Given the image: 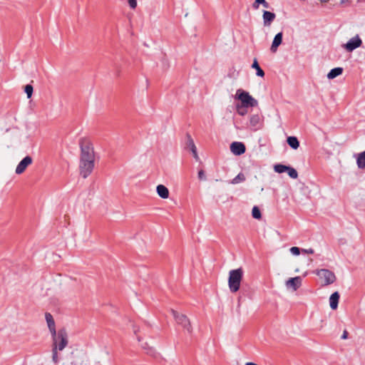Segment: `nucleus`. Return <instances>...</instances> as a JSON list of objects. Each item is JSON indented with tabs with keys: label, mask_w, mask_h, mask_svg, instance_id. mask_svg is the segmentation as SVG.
<instances>
[{
	"label": "nucleus",
	"mask_w": 365,
	"mask_h": 365,
	"mask_svg": "<svg viewBox=\"0 0 365 365\" xmlns=\"http://www.w3.org/2000/svg\"><path fill=\"white\" fill-rule=\"evenodd\" d=\"M339 294L338 292H334L329 297V304L332 309H336L338 307Z\"/></svg>",
	"instance_id": "nucleus-15"
},
{
	"label": "nucleus",
	"mask_w": 365,
	"mask_h": 365,
	"mask_svg": "<svg viewBox=\"0 0 365 365\" xmlns=\"http://www.w3.org/2000/svg\"><path fill=\"white\" fill-rule=\"evenodd\" d=\"M32 158L30 156H26L23 160L20 161L16 168V173L20 175L23 173L26 168L32 163Z\"/></svg>",
	"instance_id": "nucleus-8"
},
{
	"label": "nucleus",
	"mask_w": 365,
	"mask_h": 365,
	"mask_svg": "<svg viewBox=\"0 0 365 365\" xmlns=\"http://www.w3.org/2000/svg\"><path fill=\"white\" fill-rule=\"evenodd\" d=\"M198 178L200 180H205L206 179L205 178V172L203 170H200L198 171Z\"/></svg>",
	"instance_id": "nucleus-29"
},
{
	"label": "nucleus",
	"mask_w": 365,
	"mask_h": 365,
	"mask_svg": "<svg viewBox=\"0 0 365 365\" xmlns=\"http://www.w3.org/2000/svg\"><path fill=\"white\" fill-rule=\"evenodd\" d=\"M343 73V68L341 67H336L331 69L327 74V78L329 79H333L339 76H340Z\"/></svg>",
	"instance_id": "nucleus-17"
},
{
	"label": "nucleus",
	"mask_w": 365,
	"mask_h": 365,
	"mask_svg": "<svg viewBox=\"0 0 365 365\" xmlns=\"http://www.w3.org/2000/svg\"><path fill=\"white\" fill-rule=\"evenodd\" d=\"M287 172L290 178L293 179H297L298 178V173L294 168L289 166V169Z\"/></svg>",
	"instance_id": "nucleus-25"
},
{
	"label": "nucleus",
	"mask_w": 365,
	"mask_h": 365,
	"mask_svg": "<svg viewBox=\"0 0 365 365\" xmlns=\"http://www.w3.org/2000/svg\"><path fill=\"white\" fill-rule=\"evenodd\" d=\"M128 4L131 9H135L137 6V0H128Z\"/></svg>",
	"instance_id": "nucleus-30"
},
{
	"label": "nucleus",
	"mask_w": 365,
	"mask_h": 365,
	"mask_svg": "<svg viewBox=\"0 0 365 365\" xmlns=\"http://www.w3.org/2000/svg\"><path fill=\"white\" fill-rule=\"evenodd\" d=\"M348 337V331L346 330L344 331L343 334L341 336V339H346Z\"/></svg>",
	"instance_id": "nucleus-33"
},
{
	"label": "nucleus",
	"mask_w": 365,
	"mask_h": 365,
	"mask_svg": "<svg viewBox=\"0 0 365 365\" xmlns=\"http://www.w3.org/2000/svg\"><path fill=\"white\" fill-rule=\"evenodd\" d=\"M303 252H304L305 253H307V254H313L314 250L312 248H309L308 250H303Z\"/></svg>",
	"instance_id": "nucleus-32"
},
{
	"label": "nucleus",
	"mask_w": 365,
	"mask_h": 365,
	"mask_svg": "<svg viewBox=\"0 0 365 365\" xmlns=\"http://www.w3.org/2000/svg\"><path fill=\"white\" fill-rule=\"evenodd\" d=\"M52 336V361L54 364L59 361L58 351H63L68 344V336L65 329H61L54 334H51Z\"/></svg>",
	"instance_id": "nucleus-2"
},
{
	"label": "nucleus",
	"mask_w": 365,
	"mask_h": 365,
	"mask_svg": "<svg viewBox=\"0 0 365 365\" xmlns=\"http://www.w3.org/2000/svg\"><path fill=\"white\" fill-rule=\"evenodd\" d=\"M287 141L288 145L294 150L297 149L299 146V142L296 137H288Z\"/></svg>",
	"instance_id": "nucleus-19"
},
{
	"label": "nucleus",
	"mask_w": 365,
	"mask_h": 365,
	"mask_svg": "<svg viewBox=\"0 0 365 365\" xmlns=\"http://www.w3.org/2000/svg\"><path fill=\"white\" fill-rule=\"evenodd\" d=\"M361 44V39L360 38L359 35H356L354 37L351 38L346 43L344 44L342 46L347 51L351 52L356 48L360 47Z\"/></svg>",
	"instance_id": "nucleus-7"
},
{
	"label": "nucleus",
	"mask_w": 365,
	"mask_h": 365,
	"mask_svg": "<svg viewBox=\"0 0 365 365\" xmlns=\"http://www.w3.org/2000/svg\"><path fill=\"white\" fill-rule=\"evenodd\" d=\"M282 33L279 32L275 35V36L273 39L270 50L272 52H276L278 46L282 43Z\"/></svg>",
	"instance_id": "nucleus-14"
},
{
	"label": "nucleus",
	"mask_w": 365,
	"mask_h": 365,
	"mask_svg": "<svg viewBox=\"0 0 365 365\" xmlns=\"http://www.w3.org/2000/svg\"><path fill=\"white\" fill-rule=\"evenodd\" d=\"M187 146L190 149L191 152L193 154V157L197 160H199V157L197 153V148L195 145V143L190 135H187Z\"/></svg>",
	"instance_id": "nucleus-13"
},
{
	"label": "nucleus",
	"mask_w": 365,
	"mask_h": 365,
	"mask_svg": "<svg viewBox=\"0 0 365 365\" xmlns=\"http://www.w3.org/2000/svg\"><path fill=\"white\" fill-rule=\"evenodd\" d=\"M95 154L93 148L90 143L81 145L80 174L83 178L91 175L94 168Z\"/></svg>",
	"instance_id": "nucleus-1"
},
{
	"label": "nucleus",
	"mask_w": 365,
	"mask_h": 365,
	"mask_svg": "<svg viewBox=\"0 0 365 365\" xmlns=\"http://www.w3.org/2000/svg\"><path fill=\"white\" fill-rule=\"evenodd\" d=\"M263 2H264V0H255L252 6L255 9H257L259 8V5Z\"/></svg>",
	"instance_id": "nucleus-31"
},
{
	"label": "nucleus",
	"mask_w": 365,
	"mask_h": 365,
	"mask_svg": "<svg viewBox=\"0 0 365 365\" xmlns=\"http://www.w3.org/2000/svg\"><path fill=\"white\" fill-rule=\"evenodd\" d=\"M245 145L242 143L233 142L230 145L231 152L236 155H240L243 154L245 152Z\"/></svg>",
	"instance_id": "nucleus-9"
},
{
	"label": "nucleus",
	"mask_w": 365,
	"mask_h": 365,
	"mask_svg": "<svg viewBox=\"0 0 365 365\" xmlns=\"http://www.w3.org/2000/svg\"><path fill=\"white\" fill-rule=\"evenodd\" d=\"M259 122H260V116L259 115H257V114L252 115L250 117V123L252 126L256 127L257 125H259Z\"/></svg>",
	"instance_id": "nucleus-22"
},
{
	"label": "nucleus",
	"mask_w": 365,
	"mask_h": 365,
	"mask_svg": "<svg viewBox=\"0 0 365 365\" xmlns=\"http://www.w3.org/2000/svg\"><path fill=\"white\" fill-rule=\"evenodd\" d=\"M158 195L163 199H167L169 197V190L163 185H158L156 187Z\"/></svg>",
	"instance_id": "nucleus-16"
},
{
	"label": "nucleus",
	"mask_w": 365,
	"mask_h": 365,
	"mask_svg": "<svg viewBox=\"0 0 365 365\" xmlns=\"http://www.w3.org/2000/svg\"><path fill=\"white\" fill-rule=\"evenodd\" d=\"M237 110L240 115H245L247 113V108L242 106V105L241 106H237Z\"/></svg>",
	"instance_id": "nucleus-27"
},
{
	"label": "nucleus",
	"mask_w": 365,
	"mask_h": 365,
	"mask_svg": "<svg viewBox=\"0 0 365 365\" xmlns=\"http://www.w3.org/2000/svg\"><path fill=\"white\" fill-rule=\"evenodd\" d=\"M252 67L255 69H256V74L257 76L264 77V71L260 68L259 66V63L257 62V60L256 58L254 59Z\"/></svg>",
	"instance_id": "nucleus-20"
},
{
	"label": "nucleus",
	"mask_w": 365,
	"mask_h": 365,
	"mask_svg": "<svg viewBox=\"0 0 365 365\" xmlns=\"http://www.w3.org/2000/svg\"><path fill=\"white\" fill-rule=\"evenodd\" d=\"M33 90V86L31 85L28 84L25 86V92L27 94L28 98H30L31 97Z\"/></svg>",
	"instance_id": "nucleus-26"
},
{
	"label": "nucleus",
	"mask_w": 365,
	"mask_h": 365,
	"mask_svg": "<svg viewBox=\"0 0 365 365\" xmlns=\"http://www.w3.org/2000/svg\"><path fill=\"white\" fill-rule=\"evenodd\" d=\"M245 180V177L244 174L239 173L233 180H232V184H237L239 182H243Z\"/></svg>",
	"instance_id": "nucleus-24"
},
{
	"label": "nucleus",
	"mask_w": 365,
	"mask_h": 365,
	"mask_svg": "<svg viewBox=\"0 0 365 365\" xmlns=\"http://www.w3.org/2000/svg\"><path fill=\"white\" fill-rule=\"evenodd\" d=\"M243 277V270L242 268L232 269L229 272L228 286L231 292H237L240 287V284Z\"/></svg>",
	"instance_id": "nucleus-3"
},
{
	"label": "nucleus",
	"mask_w": 365,
	"mask_h": 365,
	"mask_svg": "<svg viewBox=\"0 0 365 365\" xmlns=\"http://www.w3.org/2000/svg\"><path fill=\"white\" fill-rule=\"evenodd\" d=\"M237 98L241 101L242 106L247 107H255L257 105V101L253 98L249 93L242 91L241 89H238L236 93Z\"/></svg>",
	"instance_id": "nucleus-5"
},
{
	"label": "nucleus",
	"mask_w": 365,
	"mask_h": 365,
	"mask_svg": "<svg viewBox=\"0 0 365 365\" xmlns=\"http://www.w3.org/2000/svg\"><path fill=\"white\" fill-rule=\"evenodd\" d=\"M262 18L264 26H269L272 21L275 19L276 15L274 13L271 11H264Z\"/></svg>",
	"instance_id": "nucleus-11"
},
{
	"label": "nucleus",
	"mask_w": 365,
	"mask_h": 365,
	"mask_svg": "<svg viewBox=\"0 0 365 365\" xmlns=\"http://www.w3.org/2000/svg\"><path fill=\"white\" fill-rule=\"evenodd\" d=\"M171 312L177 323L180 324L187 331L188 333H191L192 331V326L187 316L182 314H179L175 310H172Z\"/></svg>",
	"instance_id": "nucleus-6"
},
{
	"label": "nucleus",
	"mask_w": 365,
	"mask_h": 365,
	"mask_svg": "<svg viewBox=\"0 0 365 365\" xmlns=\"http://www.w3.org/2000/svg\"><path fill=\"white\" fill-rule=\"evenodd\" d=\"M289 169V166L282 165V164H277L274 165V170L277 173H282L284 172H287Z\"/></svg>",
	"instance_id": "nucleus-21"
},
{
	"label": "nucleus",
	"mask_w": 365,
	"mask_h": 365,
	"mask_svg": "<svg viewBox=\"0 0 365 365\" xmlns=\"http://www.w3.org/2000/svg\"><path fill=\"white\" fill-rule=\"evenodd\" d=\"M290 252L294 255H299L300 253V250L299 247H292L291 249H290Z\"/></svg>",
	"instance_id": "nucleus-28"
},
{
	"label": "nucleus",
	"mask_w": 365,
	"mask_h": 365,
	"mask_svg": "<svg viewBox=\"0 0 365 365\" xmlns=\"http://www.w3.org/2000/svg\"><path fill=\"white\" fill-rule=\"evenodd\" d=\"M45 318L51 334H54L56 331V329L53 316L50 313L46 312L45 314Z\"/></svg>",
	"instance_id": "nucleus-12"
},
{
	"label": "nucleus",
	"mask_w": 365,
	"mask_h": 365,
	"mask_svg": "<svg viewBox=\"0 0 365 365\" xmlns=\"http://www.w3.org/2000/svg\"><path fill=\"white\" fill-rule=\"evenodd\" d=\"M322 3H327L328 2L329 0H319Z\"/></svg>",
	"instance_id": "nucleus-35"
},
{
	"label": "nucleus",
	"mask_w": 365,
	"mask_h": 365,
	"mask_svg": "<svg viewBox=\"0 0 365 365\" xmlns=\"http://www.w3.org/2000/svg\"><path fill=\"white\" fill-rule=\"evenodd\" d=\"M315 273L319 276V279L322 281V285L327 286L333 284L336 281V276L334 273L327 269H321L315 271Z\"/></svg>",
	"instance_id": "nucleus-4"
},
{
	"label": "nucleus",
	"mask_w": 365,
	"mask_h": 365,
	"mask_svg": "<svg viewBox=\"0 0 365 365\" xmlns=\"http://www.w3.org/2000/svg\"><path fill=\"white\" fill-rule=\"evenodd\" d=\"M302 285V278L300 277H295L292 278H289L286 282L287 287L292 288L294 291H296L298 288H299Z\"/></svg>",
	"instance_id": "nucleus-10"
},
{
	"label": "nucleus",
	"mask_w": 365,
	"mask_h": 365,
	"mask_svg": "<svg viewBox=\"0 0 365 365\" xmlns=\"http://www.w3.org/2000/svg\"><path fill=\"white\" fill-rule=\"evenodd\" d=\"M262 4L264 6V7L265 8H268L269 7V4L264 0V2L262 3Z\"/></svg>",
	"instance_id": "nucleus-34"
},
{
	"label": "nucleus",
	"mask_w": 365,
	"mask_h": 365,
	"mask_svg": "<svg viewBox=\"0 0 365 365\" xmlns=\"http://www.w3.org/2000/svg\"><path fill=\"white\" fill-rule=\"evenodd\" d=\"M252 215L255 219L259 220L262 217V214L258 207L255 206L252 210Z\"/></svg>",
	"instance_id": "nucleus-23"
},
{
	"label": "nucleus",
	"mask_w": 365,
	"mask_h": 365,
	"mask_svg": "<svg viewBox=\"0 0 365 365\" xmlns=\"http://www.w3.org/2000/svg\"><path fill=\"white\" fill-rule=\"evenodd\" d=\"M356 163L359 168H365V150L357 155Z\"/></svg>",
	"instance_id": "nucleus-18"
}]
</instances>
